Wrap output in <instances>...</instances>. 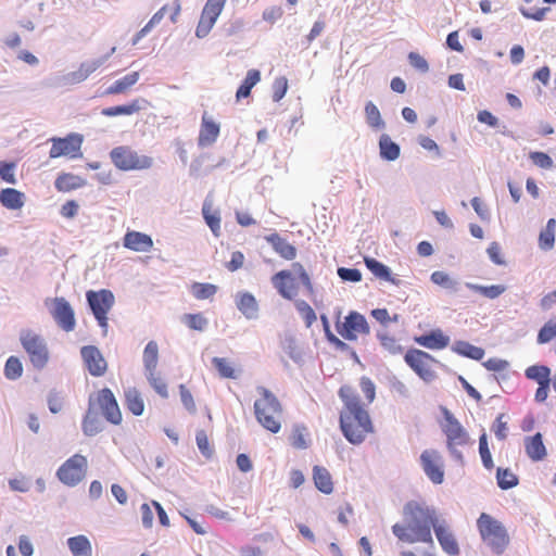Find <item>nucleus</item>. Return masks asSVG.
Returning <instances> with one entry per match:
<instances>
[{
  "label": "nucleus",
  "mask_w": 556,
  "mask_h": 556,
  "mask_svg": "<svg viewBox=\"0 0 556 556\" xmlns=\"http://www.w3.org/2000/svg\"><path fill=\"white\" fill-rule=\"evenodd\" d=\"M403 521L392 526V533L407 544L433 545L432 531L442 551L448 556H458L460 546L452 525L433 506L425 501H408L403 506Z\"/></svg>",
  "instance_id": "f257e3e1"
},
{
  "label": "nucleus",
  "mask_w": 556,
  "mask_h": 556,
  "mask_svg": "<svg viewBox=\"0 0 556 556\" xmlns=\"http://www.w3.org/2000/svg\"><path fill=\"white\" fill-rule=\"evenodd\" d=\"M361 389L365 395V403L358 399L356 391L350 386H342L339 390L344 406L340 413V428L345 439L352 444L362 443L374 431V426L365 405L374 401L376 388L369 378L361 379Z\"/></svg>",
  "instance_id": "f03ea898"
},
{
  "label": "nucleus",
  "mask_w": 556,
  "mask_h": 556,
  "mask_svg": "<svg viewBox=\"0 0 556 556\" xmlns=\"http://www.w3.org/2000/svg\"><path fill=\"white\" fill-rule=\"evenodd\" d=\"M260 399L254 403V414L256 420L271 433H277L281 429L282 405L279 400L268 389L260 387L257 389Z\"/></svg>",
  "instance_id": "7ed1b4c3"
},
{
  "label": "nucleus",
  "mask_w": 556,
  "mask_h": 556,
  "mask_svg": "<svg viewBox=\"0 0 556 556\" xmlns=\"http://www.w3.org/2000/svg\"><path fill=\"white\" fill-rule=\"evenodd\" d=\"M477 528L482 542L496 555L505 552L509 544V535L501 521L486 513L477 519Z\"/></svg>",
  "instance_id": "20e7f679"
},
{
  "label": "nucleus",
  "mask_w": 556,
  "mask_h": 556,
  "mask_svg": "<svg viewBox=\"0 0 556 556\" xmlns=\"http://www.w3.org/2000/svg\"><path fill=\"white\" fill-rule=\"evenodd\" d=\"M20 341L31 365L36 369H43L50 358L49 348L45 338L30 329H25L20 333Z\"/></svg>",
  "instance_id": "39448f33"
},
{
  "label": "nucleus",
  "mask_w": 556,
  "mask_h": 556,
  "mask_svg": "<svg viewBox=\"0 0 556 556\" xmlns=\"http://www.w3.org/2000/svg\"><path fill=\"white\" fill-rule=\"evenodd\" d=\"M111 162L124 172L149 169L153 165L151 156L139 154L129 146H118L110 152Z\"/></svg>",
  "instance_id": "423d86ee"
},
{
  "label": "nucleus",
  "mask_w": 556,
  "mask_h": 556,
  "mask_svg": "<svg viewBox=\"0 0 556 556\" xmlns=\"http://www.w3.org/2000/svg\"><path fill=\"white\" fill-rule=\"evenodd\" d=\"M442 430L446 437V446L450 453L458 460H463V455L457 447L469 444L470 438L460 425V422L450 413L445 414V424Z\"/></svg>",
  "instance_id": "0eeeda50"
},
{
  "label": "nucleus",
  "mask_w": 556,
  "mask_h": 556,
  "mask_svg": "<svg viewBox=\"0 0 556 556\" xmlns=\"http://www.w3.org/2000/svg\"><path fill=\"white\" fill-rule=\"evenodd\" d=\"M88 460L81 454H74L56 470L58 479L67 486H75L84 480L87 473Z\"/></svg>",
  "instance_id": "6e6552de"
},
{
  "label": "nucleus",
  "mask_w": 556,
  "mask_h": 556,
  "mask_svg": "<svg viewBox=\"0 0 556 556\" xmlns=\"http://www.w3.org/2000/svg\"><path fill=\"white\" fill-rule=\"evenodd\" d=\"M87 301L99 326L108 331V313L114 305V295L110 290L88 291Z\"/></svg>",
  "instance_id": "1a4fd4ad"
},
{
  "label": "nucleus",
  "mask_w": 556,
  "mask_h": 556,
  "mask_svg": "<svg viewBox=\"0 0 556 556\" xmlns=\"http://www.w3.org/2000/svg\"><path fill=\"white\" fill-rule=\"evenodd\" d=\"M49 141L51 142V149L49 151L50 159L62 156L78 159L83 156V136L79 134L72 132L63 138L52 137Z\"/></svg>",
  "instance_id": "9d476101"
},
{
  "label": "nucleus",
  "mask_w": 556,
  "mask_h": 556,
  "mask_svg": "<svg viewBox=\"0 0 556 556\" xmlns=\"http://www.w3.org/2000/svg\"><path fill=\"white\" fill-rule=\"evenodd\" d=\"M337 332L348 341H355L359 336H367L370 332V327L364 317L358 312L352 311L343 321H337Z\"/></svg>",
  "instance_id": "9b49d317"
},
{
  "label": "nucleus",
  "mask_w": 556,
  "mask_h": 556,
  "mask_svg": "<svg viewBox=\"0 0 556 556\" xmlns=\"http://www.w3.org/2000/svg\"><path fill=\"white\" fill-rule=\"evenodd\" d=\"M404 361L421 379L428 381L434 378L435 359L429 353L410 349L405 353Z\"/></svg>",
  "instance_id": "f8f14e48"
},
{
  "label": "nucleus",
  "mask_w": 556,
  "mask_h": 556,
  "mask_svg": "<svg viewBox=\"0 0 556 556\" xmlns=\"http://www.w3.org/2000/svg\"><path fill=\"white\" fill-rule=\"evenodd\" d=\"M225 4L226 0L206 1L195 29V36L198 38H204L208 35L218 16L220 15Z\"/></svg>",
  "instance_id": "ddd939ff"
},
{
  "label": "nucleus",
  "mask_w": 556,
  "mask_h": 556,
  "mask_svg": "<svg viewBox=\"0 0 556 556\" xmlns=\"http://www.w3.org/2000/svg\"><path fill=\"white\" fill-rule=\"evenodd\" d=\"M96 404L104 418L113 424L119 425L123 416L115 395L109 388L101 389L96 394Z\"/></svg>",
  "instance_id": "4468645a"
},
{
  "label": "nucleus",
  "mask_w": 556,
  "mask_h": 556,
  "mask_svg": "<svg viewBox=\"0 0 556 556\" xmlns=\"http://www.w3.org/2000/svg\"><path fill=\"white\" fill-rule=\"evenodd\" d=\"M420 464L426 476L434 484H441L444 480L442 457L435 450H425L420 455Z\"/></svg>",
  "instance_id": "2eb2a0df"
},
{
  "label": "nucleus",
  "mask_w": 556,
  "mask_h": 556,
  "mask_svg": "<svg viewBox=\"0 0 556 556\" xmlns=\"http://www.w3.org/2000/svg\"><path fill=\"white\" fill-rule=\"evenodd\" d=\"M51 315L61 329L73 331L76 326L75 314L71 304L64 298H54Z\"/></svg>",
  "instance_id": "dca6fc26"
},
{
  "label": "nucleus",
  "mask_w": 556,
  "mask_h": 556,
  "mask_svg": "<svg viewBox=\"0 0 556 556\" xmlns=\"http://www.w3.org/2000/svg\"><path fill=\"white\" fill-rule=\"evenodd\" d=\"M271 283L277 292L287 300H292L298 294L296 278L292 271L283 269L271 277Z\"/></svg>",
  "instance_id": "f3484780"
},
{
  "label": "nucleus",
  "mask_w": 556,
  "mask_h": 556,
  "mask_svg": "<svg viewBox=\"0 0 556 556\" xmlns=\"http://www.w3.org/2000/svg\"><path fill=\"white\" fill-rule=\"evenodd\" d=\"M81 356L90 375L100 377L106 371V362L100 351L93 345L81 349Z\"/></svg>",
  "instance_id": "a211bd4d"
},
{
  "label": "nucleus",
  "mask_w": 556,
  "mask_h": 556,
  "mask_svg": "<svg viewBox=\"0 0 556 556\" xmlns=\"http://www.w3.org/2000/svg\"><path fill=\"white\" fill-rule=\"evenodd\" d=\"M123 245L135 252H149L153 248V240L147 233L128 230L123 238Z\"/></svg>",
  "instance_id": "6ab92c4d"
},
{
  "label": "nucleus",
  "mask_w": 556,
  "mask_h": 556,
  "mask_svg": "<svg viewBox=\"0 0 556 556\" xmlns=\"http://www.w3.org/2000/svg\"><path fill=\"white\" fill-rule=\"evenodd\" d=\"M415 342L430 350H442L450 344V338L442 330L435 329L427 334L415 337Z\"/></svg>",
  "instance_id": "aec40b11"
},
{
  "label": "nucleus",
  "mask_w": 556,
  "mask_h": 556,
  "mask_svg": "<svg viewBox=\"0 0 556 556\" xmlns=\"http://www.w3.org/2000/svg\"><path fill=\"white\" fill-rule=\"evenodd\" d=\"M266 241L270 243L273 249L280 257L292 261L296 256V249L294 245L289 243L285 238L280 237L279 233L274 232L265 237Z\"/></svg>",
  "instance_id": "412c9836"
},
{
  "label": "nucleus",
  "mask_w": 556,
  "mask_h": 556,
  "mask_svg": "<svg viewBox=\"0 0 556 556\" xmlns=\"http://www.w3.org/2000/svg\"><path fill=\"white\" fill-rule=\"evenodd\" d=\"M525 450L528 457L533 462L544 459L547 454L540 432L525 439Z\"/></svg>",
  "instance_id": "4be33fe9"
},
{
  "label": "nucleus",
  "mask_w": 556,
  "mask_h": 556,
  "mask_svg": "<svg viewBox=\"0 0 556 556\" xmlns=\"http://www.w3.org/2000/svg\"><path fill=\"white\" fill-rule=\"evenodd\" d=\"M25 194L14 188H5L0 191V203L3 207L17 211L25 204Z\"/></svg>",
  "instance_id": "5701e85b"
},
{
  "label": "nucleus",
  "mask_w": 556,
  "mask_h": 556,
  "mask_svg": "<svg viewBox=\"0 0 556 556\" xmlns=\"http://www.w3.org/2000/svg\"><path fill=\"white\" fill-rule=\"evenodd\" d=\"M238 309L249 319L257 316L258 304L255 296L250 292H239L236 298Z\"/></svg>",
  "instance_id": "b1692460"
},
{
  "label": "nucleus",
  "mask_w": 556,
  "mask_h": 556,
  "mask_svg": "<svg viewBox=\"0 0 556 556\" xmlns=\"http://www.w3.org/2000/svg\"><path fill=\"white\" fill-rule=\"evenodd\" d=\"M218 135L219 125L204 114L199 134V143L201 146H210L216 141Z\"/></svg>",
  "instance_id": "393cba45"
},
{
  "label": "nucleus",
  "mask_w": 556,
  "mask_h": 556,
  "mask_svg": "<svg viewBox=\"0 0 556 556\" xmlns=\"http://www.w3.org/2000/svg\"><path fill=\"white\" fill-rule=\"evenodd\" d=\"M148 102L143 99H135L128 104L110 106L102 110V115L113 117L117 115H132L141 111Z\"/></svg>",
  "instance_id": "a878e982"
},
{
  "label": "nucleus",
  "mask_w": 556,
  "mask_h": 556,
  "mask_svg": "<svg viewBox=\"0 0 556 556\" xmlns=\"http://www.w3.org/2000/svg\"><path fill=\"white\" fill-rule=\"evenodd\" d=\"M85 185L86 180L83 177L72 173H62L54 181V187L60 192H70L72 190L79 189Z\"/></svg>",
  "instance_id": "bb28decb"
},
{
  "label": "nucleus",
  "mask_w": 556,
  "mask_h": 556,
  "mask_svg": "<svg viewBox=\"0 0 556 556\" xmlns=\"http://www.w3.org/2000/svg\"><path fill=\"white\" fill-rule=\"evenodd\" d=\"M313 480L315 486L324 494H331L333 491V481L329 470L321 466H314Z\"/></svg>",
  "instance_id": "cd10ccee"
},
{
  "label": "nucleus",
  "mask_w": 556,
  "mask_h": 556,
  "mask_svg": "<svg viewBox=\"0 0 556 556\" xmlns=\"http://www.w3.org/2000/svg\"><path fill=\"white\" fill-rule=\"evenodd\" d=\"M126 408L135 416H140L144 410V402L136 388H128L124 392Z\"/></svg>",
  "instance_id": "c85d7f7f"
},
{
  "label": "nucleus",
  "mask_w": 556,
  "mask_h": 556,
  "mask_svg": "<svg viewBox=\"0 0 556 556\" xmlns=\"http://www.w3.org/2000/svg\"><path fill=\"white\" fill-rule=\"evenodd\" d=\"M556 219L549 218L546 226L540 231L538 244L543 251H551L555 244Z\"/></svg>",
  "instance_id": "c756f323"
},
{
  "label": "nucleus",
  "mask_w": 556,
  "mask_h": 556,
  "mask_svg": "<svg viewBox=\"0 0 556 556\" xmlns=\"http://www.w3.org/2000/svg\"><path fill=\"white\" fill-rule=\"evenodd\" d=\"M67 545L73 556H91L92 546L85 535L72 536L67 540Z\"/></svg>",
  "instance_id": "7c9ffc66"
},
{
  "label": "nucleus",
  "mask_w": 556,
  "mask_h": 556,
  "mask_svg": "<svg viewBox=\"0 0 556 556\" xmlns=\"http://www.w3.org/2000/svg\"><path fill=\"white\" fill-rule=\"evenodd\" d=\"M139 80V73L132 72L115 80L105 91L106 94H119L129 90Z\"/></svg>",
  "instance_id": "2f4dec72"
},
{
  "label": "nucleus",
  "mask_w": 556,
  "mask_h": 556,
  "mask_svg": "<svg viewBox=\"0 0 556 556\" xmlns=\"http://www.w3.org/2000/svg\"><path fill=\"white\" fill-rule=\"evenodd\" d=\"M380 156L387 161H394L400 156V146L392 141L390 136L383 134L379 139Z\"/></svg>",
  "instance_id": "473e14b6"
},
{
  "label": "nucleus",
  "mask_w": 556,
  "mask_h": 556,
  "mask_svg": "<svg viewBox=\"0 0 556 556\" xmlns=\"http://www.w3.org/2000/svg\"><path fill=\"white\" fill-rule=\"evenodd\" d=\"M377 339L382 349L391 355H399L403 352V346L399 343V340L386 330L377 332Z\"/></svg>",
  "instance_id": "72a5a7b5"
},
{
  "label": "nucleus",
  "mask_w": 556,
  "mask_h": 556,
  "mask_svg": "<svg viewBox=\"0 0 556 556\" xmlns=\"http://www.w3.org/2000/svg\"><path fill=\"white\" fill-rule=\"evenodd\" d=\"M202 215L214 236L218 237L220 233V217L217 212L213 211L211 201H204L202 206Z\"/></svg>",
  "instance_id": "f704fd0d"
},
{
  "label": "nucleus",
  "mask_w": 556,
  "mask_h": 556,
  "mask_svg": "<svg viewBox=\"0 0 556 556\" xmlns=\"http://www.w3.org/2000/svg\"><path fill=\"white\" fill-rule=\"evenodd\" d=\"M261 80V73L257 70H250L240 87L237 90L236 98L241 100L248 98L251 93L252 88Z\"/></svg>",
  "instance_id": "c9c22d12"
},
{
  "label": "nucleus",
  "mask_w": 556,
  "mask_h": 556,
  "mask_svg": "<svg viewBox=\"0 0 556 556\" xmlns=\"http://www.w3.org/2000/svg\"><path fill=\"white\" fill-rule=\"evenodd\" d=\"M525 376L528 379L538 382V384L551 383V369H549V367H547L545 365L529 366L525 370Z\"/></svg>",
  "instance_id": "e433bc0d"
},
{
  "label": "nucleus",
  "mask_w": 556,
  "mask_h": 556,
  "mask_svg": "<svg viewBox=\"0 0 556 556\" xmlns=\"http://www.w3.org/2000/svg\"><path fill=\"white\" fill-rule=\"evenodd\" d=\"M103 64L102 60L81 63L79 68L71 74L73 83H80L94 73Z\"/></svg>",
  "instance_id": "4c0bfd02"
},
{
  "label": "nucleus",
  "mask_w": 556,
  "mask_h": 556,
  "mask_svg": "<svg viewBox=\"0 0 556 556\" xmlns=\"http://www.w3.org/2000/svg\"><path fill=\"white\" fill-rule=\"evenodd\" d=\"M364 262H365L366 267L377 278L395 283L394 279L391 277L390 269L384 264H382L381 262H379L372 257H365Z\"/></svg>",
  "instance_id": "58836bf2"
},
{
  "label": "nucleus",
  "mask_w": 556,
  "mask_h": 556,
  "mask_svg": "<svg viewBox=\"0 0 556 556\" xmlns=\"http://www.w3.org/2000/svg\"><path fill=\"white\" fill-rule=\"evenodd\" d=\"M159 362V345L155 341H150L143 351V364L147 371L156 370Z\"/></svg>",
  "instance_id": "ea45409f"
},
{
  "label": "nucleus",
  "mask_w": 556,
  "mask_h": 556,
  "mask_svg": "<svg viewBox=\"0 0 556 556\" xmlns=\"http://www.w3.org/2000/svg\"><path fill=\"white\" fill-rule=\"evenodd\" d=\"M365 116L367 124L374 129H381L384 127V122L381 117L380 111L371 101L365 105Z\"/></svg>",
  "instance_id": "a19ab883"
},
{
  "label": "nucleus",
  "mask_w": 556,
  "mask_h": 556,
  "mask_svg": "<svg viewBox=\"0 0 556 556\" xmlns=\"http://www.w3.org/2000/svg\"><path fill=\"white\" fill-rule=\"evenodd\" d=\"M212 364L215 369L218 371V375L222 378L226 379H236V368L232 366L231 362L224 357H214L212 359Z\"/></svg>",
  "instance_id": "79ce46f5"
},
{
  "label": "nucleus",
  "mask_w": 556,
  "mask_h": 556,
  "mask_svg": "<svg viewBox=\"0 0 556 556\" xmlns=\"http://www.w3.org/2000/svg\"><path fill=\"white\" fill-rule=\"evenodd\" d=\"M497 484L503 490H508L518 484V477L508 468H497Z\"/></svg>",
  "instance_id": "37998d69"
},
{
  "label": "nucleus",
  "mask_w": 556,
  "mask_h": 556,
  "mask_svg": "<svg viewBox=\"0 0 556 556\" xmlns=\"http://www.w3.org/2000/svg\"><path fill=\"white\" fill-rule=\"evenodd\" d=\"M191 292L198 300L211 299L217 292V287L213 283L194 282L191 286Z\"/></svg>",
  "instance_id": "c03bdc74"
},
{
  "label": "nucleus",
  "mask_w": 556,
  "mask_h": 556,
  "mask_svg": "<svg viewBox=\"0 0 556 556\" xmlns=\"http://www.w3.org/2000/svg\"><path fill=\"white\" fill-rule=\"evenodd\" d=\"M479 454L484 468L492 470L494 468V463L492 459L491 451L489 448L488 437L485 432H483L479 438Z\"/></svg>",
  "instance_id": "a18cd8bd"
},
{
  "label": "nucleus",
  "mask_w": 556,
  "mask_h": 556,
  "mask_svg": "<svg viewBox=\"0 0 556 556\" xmlns=\"http://www.w3.org/2000/svg\"><path fill=\"white\" fill-rule=\"evenodd\" d=\"M81 427L84 433L89 437L97 434L102 429L100 419L91 412H88L85 416Z\"/></svg>",
  "instance_id": "49530a36"
},
{
  "label": "nucleus",
  "mask_w": 556,
  "mask_h": 556,
  "mask_svg": "<svg viewBox=\"0 0 556 556\" xmlns=\"http://www.w3.org/2000/svg\"><path fill=\"white\" fill-rule=\"evenodd\" d=\"M295 308L304 319L305 326L307 328H309L316 321V313L307 302L303 300L295 301Z\"/></svg>",
  "instance_id": "de8ad7c7"
},
{
  "label": "nucleus",
  "mask_w": 556,
  "mask_h": 556,
  "mask_svg": "<svg viewBox=\"0 0 556 556\" xmlns=\"http://www.w3.org/2000/svg\"><path fill=\"white\" fill-rule=\"evenodd\" d=\"M147 378L160 396L164 399L168 397L167 384L164 379L156 372V370L147 371Z\"/></svg>",
  "instance_id": "09e8293b"
},
{
  "label": "nucleus",
  "mask_w": 556,
  "mask_h": 556,
  "mask_svg": "<svg viewBox=\"0 0 556 556\" xmlns=\"http://www.w3.org/2000/svg\"><path fill=\"white\" fill-rule=\"evenodd\" d=\"M23 374V365L15 356H10L4 366V375L10 380L20 378Z\"/></svg>",
  "instance_id": "8fccbe9b"
},
{
  "label": "nucleus",
  "mask_w": 556,
  "mask_h": 556,
  "mask_svg": "<svg viewBox=\"0 0 556 556\" xmlns=\"http://www.w3.org/2000/svg\"><path fill=\"white\" fill-rule=\"evenodd\" d=\"M182 321L191 330L202 331L207 326V319L201 313L186 314L182 317Z\"/></svg>",
  "instance_id": "3c124183"
},
{
  "label": "nucleus",
  "mask_w": 556,
  "mask_h": 556,
  "mask_svg": "<svg viewBox=\"0 0 556 556\" xmlns=\"http://www.w3.org/2000/svg\"><path fill=\"white\" fill-rule=\"evenodd\" d=\"M468 287L471 290H473L489 299H495V298L500 296L505 291V287L501 286V285H493V286L468 285Z\"/></svg>",
  "instance_id": "603ef678"
},
{
  "label": "nucleus",
  "mask_w": 556,
  "mask_h": 556,
  "mask_svg": "<svg viewBox=\"0 0 556 556\" xmlns=\"http://www.w3.org/2000/svg\"><path fill=\"white\" fill-rule=\"evenodd\" d=\"M554 338H556V320L549 319L540 329L538 333V342L540 344H544L552 341Z\"/></svg>",
  "instance_id": "864d4df0"
},
{
  "label": "nucleus",
  "mask_w": 556,
  "mask_h": 556,
  "mask_svg": "<svg viewBox=\"0 0 556 556\" xmlns=\"http://www.w3.org/2000/svg\"><path fill=\"white\" fill-rule=\"evenodd\" d=\"M505 418V414H500L492 425V431L501 441H504L508 435V424Z\"/></svg>",
  "instance_id": "5fc2aeb1"
},
{
  "label": "nucleus",
  "mask_w": 556,
  "mask_h": 556,
  "mask_svg": "<svg viewBox=\"0 0 556 556\" xmlns=\"http://www.w3.org/2000/svg\"><path fill=\"white\" fill-rule=\"evenodd\" d=\"M168 5H163L157 12L153 14L151 20L147 23V25L137 34L135 43L141 39L155 24H159L164 17Z\"/></svg>",
  "instance_id": "6e6d98bb"
},
{
  "label": "nucleus",
  "mask_w": 556,
  "mask_h": 556,
  "mask_svg": "<svg viewBox=\"0 0 556 556\" xmlns=\"http://www.w3.org/2000/svg\"><path fill=\"white\" fill-rule=\"evenodd\" d=\"M459 345L462 348H459L457 351L467 356V357H470L472 359H476V361H480L482 359L483 355H484V351L483 349L479 348V346H475L470 343H467V342H459Z\"/></svg>",
  "instance_id": "4d7b16f0"
},
{
  "label": "nucleus",
  "mask_w": 556,
  "mask_h": 556,
  "mask_svg": "<svg viewBox=\"0 0 556 556\" xmlns=\"http://www.w3.org/2000/svg\"><path fill=\"white\" fill-rule=\"evenodd\" d=\"M431 281L438 286L454 289L456 283L455 281L444 271L437 270L431 274Z\"/></svg>",
  "instance_id": "13d9d810"
},
{
  "label": "nucleus",
  "mask_w": 556,
  "mask_h": 556,
  "mask_svg": "<svg viewBox=\"0 0 556 556\" xmlns=\"http://www.w3.org/2000/svg\"><path fill=\"white\" fill-rule=\"evenodd\" d=\"M195 441L200 452L204 456L210 457L213 453V450L210 445L207 433L204 430L197 431Z\"/></svg>",
  "instance_id": "bf43d9fd"
},
{
  "label": "nucleus",
  "mask_w": 556,
  "mask_h": 556,
  "mask_svg": "<svg viewBox=\"0 0 556 556\" xmlns=\"http://www.w3.org/2000/svg\"><path fill=\"white\" fill-rule=\"evenodd\" d=\"M530 160L541 168H551L553 166L552 157L544 152H531L529 154Z\"/></svg>",
  "instance_id": "052dcab7"
},
{
  "label": "nucleus",
  "mask_w": 556,
  "mask_h": 556,
  "mask_svg": "<svg viewBox=\"0 0 556 556\" xmlns=\"http://www.w3.org/2000/svg\"><path fill=\"white\" fill-rule=\"evenodd\" d=\"M14 168V163L0 162V177L3 181L12 185L16 182Z\"/></svg>",
  "instance_id": "680f3d73"
},
{
  "label": "nucleus",
  "mask_w": 556,
  "mask_h": 556,
  "mask_svg": "<svg viewBox=\"0 0 556 556\" xmlns=\"http://www.w3.org/2000/svg\"><path fill=\"white\" fill-rule=\"evenodd\" d=\"M274 90H273V100L275 102H278L280 101L286 92H287V89H288V80L286 77H278L276 78L275 83H274Z\"/></svg>",
  "instance_id": "e2e57ef3"
},
{
  "label": "nucleus",
  "mask_w": 556,
  "mask_h": 556,
  "mask_svg": "<svg viewBox=\"0 0 556 556\" xmlns=\"http://www.w3.org/2000/svg\"><path fill=\"white\" fill-rule=\"evenodd\" d=\"M371 316L381 325H388L389 323H396L399 315L390 316L387 308H376L371 311Z\"/></svg>",
  "instance_id": "0e129e2a"
},
{
  "label": "nucleus",
  "mask_w": 556,
  "mask_h": 556,
  "mask_svg": "<svg viewBox=\"0 0 556 556\" xmlns=\"http://www.w3.org/2000/svg\"><path fill=\"white\" fill-rule=\"evenodd\" d=\"M338 276L344 281L358 282L362 280V274L356 268H338Z\"/></svg>",
  "instance_id": "69168bd1"
},
{
  "label": "nucleus",
  "mask_w": 556,
  "mask_h": 556,
  "mask_svg": "<svg viewBox=\"0 0 556 556\" xmlns=\"http://www.w3.org/2000/svg\"><path fill=\"white\" fill-rule=\"evenodd\" d=\"M282 15H283V10L279 5H273V7L266 8L262 14L263 20L270 24L276 23L278 20H280L282 17Z\"/></svg>",
  "instance_id": "338daca9"
},
{
  "label": "nucleus",
  "mask_w": 556,
  "mask_h": 556,
  "mask_svg": "<svg viewBox=\"0 0 556 556\" xmlns=\"http://www.w3.org/2000/svg\"><path fill=\"white\" fill-rule=\"evenodd\" d=\"M292 269L299 276V279L303 283V286L308 290L313 291V283L311 281L309 275L305 270L304 266L301 263H293Z\"/></svg>",
  "instance_id": "774afa93"
}]
</instances>
